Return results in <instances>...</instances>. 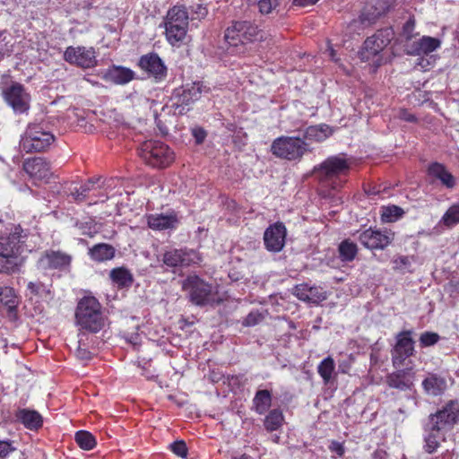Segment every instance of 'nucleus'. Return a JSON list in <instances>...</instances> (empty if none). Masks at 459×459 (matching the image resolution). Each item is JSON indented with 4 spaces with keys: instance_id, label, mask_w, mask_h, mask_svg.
<instances>
[{
    "instance_id": "18",
    "label": "nucleus",
    "mask_w": 459,
    "mask_h": 459,
    "mask_svg": "<svg viewBox=\"0 0 459 459\" xmlns=\"http://www.w3.org/2000/svg\"><path fill=\"white\" fill-rule=\"evenodd\" d=\"M22 230L15 227L14 231L8 237H0V255H20L23 252V236Z\"/></svg>"
},
{
    "instance_id": "1",
    "label": "nucleus",
    "mask_w": 459,
    "mask_h": 459,
    "mask_svg": "<svg viewBox=\"0 0 459 459\" xmlns=\"http://www.w3.org/2000/svg\"><path fill=\"white\" fill-rule=\"evenodd\" d=\"M262 39L263 31L248 21L235 22L225 31V40L230 46L228 50L232 54H244L247 43Z\"/></svg>"
},
{
    "instance_id": "23",
    "label": "nucleus",
    "mask_w": 459,
    "mask_h": 459,
    "mask_svg": "<svg viewBox=\"0 0 459 459\" xmlns=\"http://www.w3.org/2000/svg\"><path fill=\"white\" fill-rule=\"evenodd\" d=\"M148 226L154 230L174 229L178 223L176 214H150L147 217Z\"/></svg>"
},
{
    "instance_id": "17",
    "label": "nucleus",
    "mask_w": 459,
    "mask_h": 459,
    "mask_svg": "<svg viewBox=\"0 0 459 459\" xmlns=\"http://www.w3.org/2000/svg\"><path fill=\"white\" fill-rule=\"evenodd\" d=\"M139 65L144 71L153 76L156 82L163 81L167 76V67L157 54L142 56Z\"/></svg>"
},
{
    "instance_id": "29",
    "label": "nucleus",
    "mask_w": 459,
    "mask_h": 459,
    "mask_svg": "<svg viewBox=\"0 0 459 459\" xmlns=\"http://www.w3.org/2000/svg\"><path fill=\"white\" fill-rule=\"evenodd\" d=\"M23 264V258L15 255H0V273L12 274L17 273Z\"/></svg>"
},
{
    "instance_id": "16",
    "label": "nucleus",
    "mask_w": 459,
    "mask_h": 459,
    "mask_svg": "<svg viewBox=\"0 0 459 459\" xmlns=\"http://www.w3.org/2000/svg\"><path fill=\"white\" fill-rule=\"evenodd\" d=\"M286 228L282 223L270 226L264 234V241L269 251L279 252L285 244Z\"/></svg>"
},
{
    "instance_id": "35",
    "label": "nucleus",
    "mask_w": 459,
    "mask_h": 459,
    "mask_svg": "<svg viewBox=\"0 0 459 459\" xmlns=\"http://www.w3.org/2000/svg\"><path fill=\"white\" fill-rule=\"evenodd\" d=\"M91 257L98 262L109 260L114 256L115 250L113 247L108 244H98L90 249Z\"/></svg>"
},
{
    "instance_id": "47",
    "label": "nucleus",
    "mask_w": 459,
    "mask_h": 459,
    "mask_svg": "<svg viewBox=\"0 0 459 459\" xmlns=\"http://www.w3.org/2000/svg\"><path fill=\"white\" fill-rule=\"evenodd\" d=\"M438 340L439 335L431 332H425L420 337V342L424 347L434 345L438 342Z\"/></svg>"
},
{
    "instance_id": "62",
    "label": "nucleus",
    "mask_w": 459,
    "mask_h": 459,
    "mask_svg": "<svg viewBox=\"0 0 459 459\" xmlns=\"http://www.w3.org/2000/svg\"><path fill=\"white\" fill-rule=\"evenodd\" d=\"M234 459H253L251 456H248L247 455H243L240 457H235Z\"/></svg>"
},
{
    "instance_id": "40",
    "label": "nucleus",
    "mask_w": 459,
    "mask_h": 459,
    "mask_svg": "<svg viewBox=\"0 0 459 459\" xmlns=\"http://www.w3.org/2000/svg\"><path fill=\"white\" fill-rule=\"evenodd\" d=\"M358 249L356 244L350 240H344L339 246V253L342 261H352L355 258Z\"/></svg>"
},
{
    "instance_id": "58",
    "label": "nucleus",
    "mask_w": 459,
    "mask_h": 459,
    "mask_svg": "<svg viewBox=\"0 0 459 459\" xmlns=\"http://www.w3.org/2000/svg\"><path fill=\"white\" fill-rule=\"evenodd\" d=\"M374 459H387V454L384 450H377L374 453Z\"/></svg>"
},
{
    "instance_id": "37",
    "label": "nucleus",
    "mask_w": 459,
    "mask_h": 459,
    "mask_svg": "<svg viewBox=\"0 0 459 459\" xmlns=\"http://www.w3.org/2000/svg\"><path fill=\"white\" fill-rule=\"evenodd\" d=\"M112 281L119 287H126L131 285L133 277L130 272L125 268H116L110 273Z\"/></svg>"
},
{
    "instance_id": "41",
    "label": "nucleus",
    "mask_w": 459,
    "mask_h": 459,
    "mask_svg": "<svg viewBox=\"0 0 459 459\" xmlns=\"http://www.w3.org/2000/svg\"><path fill=\"white\" fill-rule=\"evenodd\" d=\"M75 441L83 450H91L96 446L94 437L90 432L84 430L76 432Z\"/></svg>"
},
{
    "instance_id": "36",
    "label": "nucleus",
    "mask_w": 459,
    "mask_h": 459,
    "mask_svg": "<svg viewBox=\"0 0 459 459\" xmlns=\"http://www.w3.org/2000/svg\"><path fill=\"white\" fill-rule=\"evenodd\" d=\"M382 2H383L382 0L377 1V4L379 6H376L373 12H371V9L373 8V6H371V7L367 6L364 9L363 13H361V15L359 17V22L363 25H369L377 17L382 15L388 9V6L382 4Z\"/></svg>"
},
{
    "instance_id": "51",
    "label": "nucleus",
    "mask_w": 459,
    "mask_h": 459,
    "mask_svg": "<svg viewBox=\"0 0 459 459\" xmlns=\"http://www.w3.org/2000/svg\"><path fill=\"white\" fill-rule=\"evenodd\" d=\"M415 28V21L413 19H410L403 25V35L406 39H410L412 37V32Z\"/></svg>"
},
{
    "instance_id": "44",
    "label": "nucleus",
    "mask_w": 459,
    "mask_h": 459,
    "mask_svg": "<svg viewBox=\"0 0 459 459\" xmlns=\"http://www.w3.org/2000/svg\"><path fill=\"white\" fill-rule=\"evenodd\" d=\"M284 0H258L257 5L262 14H269L276 11Z\"/></svg>"
},
{
    "instance_id": "8",
    "label": "nucleus",
    "mask_w": 459,
    "mask_h": 459,
    "mask_svg": "<svg viewBox=\"0 0 459 459\" xmlns=\"http://www.w3.org/2000/svg\"><path fill=\"white\" fill-rule=\"evenodd\" d=\"M140 155L149 165L155 168H165L174 160V152L168 145L159 141L144 142Z\"/></svg>"
},
{
    "instance_id": "21",
    "label": "nucleus",
    "mask_w": 459,
    "mask_h": 459,
    "mask_svg": "<svg viewBox=\"0 0 459 459\" xmlns=\"http://www.w3.org/2000/svg\"><path fill=\"white\" fill-rule=\"evenodd\" d=\"M23 169L31 178L39 180L48 178L51 175L49 163L40 157L27 160Z\"/></svg>"
},
{
    "instance_id": "22",
    "label": "nucleus",
    "mask_w": 459,
    "mask_h": 459,
    "mask_svg": "<svg viewBox=\"0 0 459 459\" xmlns=\"http://www.w3.org/2000/svg\"><path fill=\"white\" fill-rule=\"evenodd\" d=\"M101 77L107 81L116 84H126L134 78V73L124 66H112L100 73Z\"/></svg>"
},
{
    "instance_id": "48",
    "label": "nucleus",
    "mask_w": 459,
    "mask_h": 459,
    "mask_svg": "<svg viewBox=\"0 0 459 459\" xmlns=\"http://www.w3.org/2000/svg\"><path fill=\"white\" fill-rule=\"evenodd\" d=\"M170 447H171L172 452L175 455H177L182 458H185L187 455L186 445L184 441L174 442L170 445Z\"/></svg>"
},
{
    "instance_id": "2",
    "label": "nucleus",
    "mask_w": 459,
    "mask_h": 459,
    "mask_svg": "<svg viewBox=\"0 0 459 459\" xmlns=\"http://www.w3.org/2000/svg\"><path fill=\"white\" fill-rule=\"evenodd\" d=\"M182 288L188 292L191 302L197 306L220 304L223 300L217 286L205 282L197 275H189Z\"/></svg>"
},
{
    "instance_id": "45",
    "label": "nucleus",
    "mask_w": 459,
    "mask_h": 459,
    "mask_svg": "<svg viewBox=\"0 0 459 459\" xmlns=\"http://www.w3.org/2000/svg\"><path fill=\"white\" fill-rule=\"evenodd\" d=\"M0 298L1 300L10 307H15L17 303L14 290L10 287H4L0 289Z\"/></svg>"
},
{
    "instance_id": "12",
    "label": "nucleus",
    "mask_w": 459,
    "mask_h": 459,
    "mask_svg": "<svg viewBox=\"0 0 459 459\" xmlns=\"http://www.w3.org/2000/svg\"><path fill=\"white\" fill-rule=\"evenodd\" d=\"M412 334L411 330L403 331L396 334L395 345L391 351L392 363L395 368H401L405 359L413 355L414 341Z\"/></svg>"
},
{
    "instance_id": "55",
    "label": "nucleus",
    "mask_w": 459,
    "mask_h": 459,
    "mask_svg": "<svg viewBox=\"0 0 459 459\" xmlns=\"http://www.w3.org/2000/svg\"><path fill=\"white\" fill-rule=\"evenodd\" d=\"M193 134L197 143H201L205 138V132L201 128H195L193 130Z\"/></svg>"
},
{
    "instance_id": "5",
    "label": "nucleus",
    "mask_w": 459,
    "mask_h": 459,
    "mask_svg": "<svg viewBox=\"0 0 459 459\" xmlns=\"http://www.w3.org/2000/svg\"><path fill=\"white\" fill-rule=\"evenodd\" d=\"M188 19L187 12L184 7L174 6L169 10L164 21V28L166 39L170 45L177 46L186 39Z\"/></svg>"
},
{
    "instance_id": "27",
    "label": "nucleus",
    "mask_w": 459,
    "mask_h": 459,
    "mask_svg": "<svg viewBox=\"0 0 459 459\" xmlns=\"http://www.w3.org/2000/svg\"><path fill=\"white\" fill-rule=\"evenodd\" d=\"M429 174L438 179L447 188H453L455 186V177L440 163L431 164L429 167Z\"/></svg>"
},
{
    "instance_id": "13",
    "label": "nucleus",
    "mask_w": 459,
    "mask_h": 459,
    "mask_svg": "<svg viewBox=\"0 0 459 459\" xmlns=\"http://www.w3.org/2000/svg\"><path fill=\"white\" fill-rule=\"evenodd\" d=\"M200 255L194 249H170L163 254L162 262L168 267H185L201 262Z\"/></svg>"
},
{
    "instance_id": "7",
    "label": "nucleus",
    "mask_w": 459,
    "mask_h": 459,
    "mask_svg": "<svg viewBox=\"0 0 459 459\" xmlns=\"http://www.w3.org/2000/svg\"><path fill=\"white\" fill-rule=\"evenodd\" d=\"M4 101L16 114L26 113L30 107V94L20 82H6L1 91Z\"/></svg>"
},
{
    "instance_id": "9",
    "label": "nucleus",
    "mask_w": 459,
    "mask_h": 459,
    "mask_svg": "<svg viewBox=\"0 0 459 459\" xmlns=\"http://www.w3.org/2000/svg\"><path fill=\"white\" fill-rule=\"evenodd\" d=\"M54 135L39 125L30 126L20 141V147L26 152H43L54 142Z\"/></svg>"
},
{
    "instance_id": "56",
    "label": "nucleus",
    "mask_w": 459,
    "mask_h": 459,
    "mask_svg": "<svg viewBox=\"0 0 459 459\" xmlns=\"http://www.w3.org/2000/svg\"><path fill=\"white\" fill-rule=\"evenodd\" d=\"M318 0H294V4L299 6H307L315 4Z\"/></svg>"
},
{
    "instance_id": "10",
    "label": "nucleus",
    "mask_w": 459,
    "mask_h": 459,
    "mask_svg": "<svg viewBox=\"0 0 459 459\" xmlns=\"http://www.w3.org/2000/svg\"><path fill=\"white\" fill-rule=\"evenodd\" d=\"M271 150L279 158L294 160L306 152L307 143L299 137L281 136L273 141Z\"/></svg>"
},
{
    "instance_id": "59",
    "label": "nucleus",
    "mask_w": 459,
    "mask_h": 459,
    "mask_svg": "<svg viewBox=\"0 0 459 459\" xmlns=\"http://www.w3.org/2000/svg\"><path fill=\"white\" fill-rule=\"evenodd\" d=\"M349 369H350V365H349V363H347V362H345V361H343V362H340V363H339V370H340L342 373L346 374V373H348Z\"/></svg>"
},
{
    "instance_id": "31",
    "label": "nucleus",
    "mask_w": 459,
    "mask_h": 459,
    "mask_svg": "<svg viewBox=\"0 0 459 459\" xmlns=\"http://www.w3.org/2000/svg\"><path fill=\"white\" fill-rule=\"evenodd\" d=\"M17 417L30 429H37L42 425V417L36 411L21 410Z\"/></svg>"
},
{
    "instance_id": "19",
    "label": "nucleus",
    "mask_w": 459,
    "mask_h": 459,
    "mask_svg": "<svg viewBox=\"0 0 459 459\" xmlns=\"http://www.w3.org/2000/svg\"><path fill=\"white\" fill-rule=\"evenodd\" d=\"M293 294L305 302L319 304L327 298L326 291L321 287H311L307 284H299L294 288Z\"/></svg>"
},
{
    "instance_id": "4",
    "label": "nucleus",
    "mask_w": 459,
    "mask_h": 459,
    "mask_svg": "<svg viewBox=\"0 0 459 459\" xmlns=\"http://www.w3.org/2000/svg\"><path fill=\"white\" fill-rule=\"evenodd\" d=\"M394 37L391 29H384L368 37L359 52V57L364 62H368L377 67L383 63L382 51L390 43Z\"/></svg>"
},
{
    "instance_id": "32",
    "label": "nucleus",
    "mask_w": 459,
    "mask_h": 459,
    "mask_svg": "<svg viewBox=\"0 0 459 459\" xmlns=\"http://www.w3.org/2000/svg\"><path fill=\"white\" fill-rule=\"evenodd\" d=\"M332 129L326 125L313 126L306 129L304 137L314 142L325 141L332 134Z\"/></svg>"
},
{
    "instance_id": "11",
    "label": "nucleus",
    "mask_w": 459,
    "mask_h": 459,
    "mask_svg": "<svg viewBox=\"0 0 459 459\" xmlns=\"http://www.w3.org/2000/svg\"><path fill=\"white\" fill-rule=\"evenodd\" d=\"M458 420L459 404L457 402L450 401L441 410L429 416L428 424L432 425L434 429L446 434Z\"/></svg>"
},
{
    "instance_id": "61",
    "label": "nucleus",
    "mask_w": 459,
    "mask_h": 459,
    "mask_svg": "<svg viewBox=\"0 0 459 459\" xmlns=\"http://www.w3.org/2000/svg\"><path fill=\"white\" fill-rule=\"evenodd\" d=\"M77 356L81 359H88L89 358V352H87L85 350L78 349L77 351Z\"/></svg>"
},
{
    "instance_id": "28",
    "label": "nucleus",
    "mask_w": 459,
    "mask_h": 459,
    "mask_svg": "<svg viewBox=\"0 0 459 459\" xmlns=\"http://www.w3.org/2000/svg\"><path fill=\"white\" fill-rule=\"evenodd\" d=\"M70 262V255L60 251L47 252L40 259V263L49 268H62L67 266Z\"/></svg>"
},
{
    "instance_id": "20",
    "label": "nucleus",
    "mask_w": 459,
    "mask_h": 459,
    "mask_svg": "<svg viewBox=\"0 0 459 459\" xmlns=\"http://www.w3.org/2000/svg\"><path fill=\"white\" fill-rule=\"evenodd\" d=\"M441 41L433 37L423 36L407 46V53L413 56L428 55L439 48Z\"/></svg>"
},
{
    "instance_id": "43",
    "label": "nucleus",
    "mask_w": 459,
    "mask_h": 459,
    "mask_svg": "<svg viewBox=\"0 0 459 459\" xmlns=\"http://www.w3.org/2000/svg\"><path fill=\"white\" fill-rule=\"evenodd\" d=\"M403 214L402 208L396 205L382 207V221L385 222H393L400 219Z\"/></svg>"
},
{
    "instance_id": "54",
    "label": "nucleus",
    "mask_w": 459,
    "mask_h": 459,
    "mask_svg": "<svg viewBox=\"0 0 459 459\" xmlns=\"http://www.w3.org/2000/svg\"><path fill=\"white\" fill-rule=\"evenodd\" d=\"M398 116H399V118H401L402 120L407 121V122H413V121H415L414 116L412 114L409 113L405 109L400 110Z\"/></svg>"
},
{
    "instance_id": "57",
    "label": "nucleus",
    "mask_w": 459,
    "mask_h": 459,
    "mask_svg": "<svg viewBox=\"0 0 459 459\" xmlns=\"http://www.w3.org/2000/svg\"><path fill=\"white\" fill-rule=\"evenodd\" d=\"M325 54L333 61H337L335 50L331 45H328Z\"/></svg>"
},
{
    "instance_id": "26",
    "label": "nucleus",
    "mask_w": 459,
    "mask_h": 459,
    "mask_svg": "<svg viewBox=\"0 0 459 459\" xmlns=\"http://www.w3.org/2000/svg\"><path fill=\"white\" fill-rule=\"evenodd\" d=\"M386 383L392 388L404 391L411 389L413 385V377L405 370H398L387 376Z\"/></svg>"
},
{
    "instance_id": "42",
    "label": "nucleus",
    "mask_w": 459,
    "mask_h": 459,
    "mask_svg": "<svg viewBox=\"0 0 459 459\" xmlns=\"http://www.w3.org/2000/svg\"><path fill=\"white\" fill-rule=\"evenodd\" d=\"M441 223L447 228H452L459 223V204H453L448 208L441 218Z\"/></svg>"
},
{
    "instance_id": "15",
    "label": "nucleus",
    "mask_w": 459,
    "mask_h": 459,
    "mask_svg": "<svg viewBox=\"0 0 459 459\" xmlns=\"http://www.w3.org/2000/svg\"><path fill=\"white\" fill-rule=\"evenodd\" d=\"M359 241L368 249H384L393 240V234L387 231L368 229L359 235Z\"/></svg>"
},
{
    "instance_id": "14",
    "label": "nucleus",
    "mask_w": 459,
    "mask_h": 459,
    "mask_svg": "<svg viewBox=\"0 0 459 459\" xmlns=\"http://www.w3.org/2000/svg\"><path fill=\"white\" fill-rule=\"evenodd\" d=\"M64 59L84 69L97 65L96 52L93 48L68 47L64 53Z\"/></svg>"
},
{
    "instance_id": "49",
    "label": "nucleus",
    "mask_w": 459,
    "mask_h": 459,
    "mask_svg": "<svg viewBox=\"0 0 459 459\" xmlns=\"http://www.w3.org/2000/svg\"><path fill=\"white\" fill-rule=\"evenodd\" d=\"M394 268L402 270L411 265L410 258L408 256L401 255L393 260Z\"/></svg>"
},
{
    "instance_id": "46",
    "label": "nucleus",
    "mask_w": 459,
    "mask_h": 459,
    "mask_svg": "<svg viewBox=\"0 0 459 459\" xmlns=\"http://www.w3.org/2000/svg\"><path fill=\"white\" fill-rule=\"evenodd\" d=\"M264 318V316L263 313L255 310L251 311L247 317L243 321V325L246 326H254L260 322H262Z\"/></svg>"
},
{
    "instance_id": "30",
    "label": "nucleus",
    "mask_w": 459,
    "mask_h": 459,
    "mask_svg": "<svg viewBox=\"0 0 459 459\" xmlns=\"http://www.w3.org/2000/svg\"><path fill=\"white\" fill-rule=\"evenodd\" d=\"M427 435L425 437V450L431 454L437 450L440 443L445 440L446 433L437 431L432 428V425L427 424Z\"/></svg>"
},
{
    "instance_id": "3",
    "label": "nucleus",
    "mask_w": 459,
    "mask_h": 459,
    "mask_svg": "<svg viewBox=\"0 0 459 459\" xmlns=\"http://www.w3.org/2000/svg\"><path fill=\"white\" fill-rule=\"evenodd\" d=\"M76 324L92 333L99 332L104 325L100 304L94 297H84L76 307Z\"/></svg>"
},
{
    "instance_id": "63",
    "label": "nucleus",
    "mask_w": 459,
    "mask_h": 459,
    "mask_svg": "<svg viewBox=\"0 0 459 459\" xmlns=\"http://www.w3.org/2000/svg\"><path fill=\"white\" fill-rule=\"evenodd\" d=\"M419 65H420L422 66V68L426 67V65H422L421 63H420Z\"/></svg>"
},
{
    "instance_id": "34",
    "label": "nucleus",
    "mask_w": 459,
    "mask_h": 459,
    "mask_svg": "<svg viewBox=\"0 0 459 459\" xmlns=\"http://www.w3.org/2000/svg\"><path fill=\"white\" fill-rule=\"evenodd\" d=\"M317 372L325 384L330 383V381L336 376L333 359L330 356L324 359L317 366Z\"/></svg>"
},
{
    "instance_id": "52",
    "label": "nucleus",
    "mask_w": 459,
    "mask_h": 459,
    "mask_svg": "<svg viewBox=\"0 0 459 459\" xmlns=\"http://www.w3.org/2000/svg\"><path fill=\"white\" fill-rule=\"evenodd\" d=\"M195 9L193 10L194 13L192 16V20L194 19H203L207 15V9L206 7L197 4Z\"/></svg>"
},
{
    "instance_id": "38",
    "label": "nucleus",
    "mask_w": 459,
    "mask_h": 459,
    "mask_svg": "<svg viewBox=\"0 0 459 459\" xmlns=\"http://www.w3.org/2000/svg\"><path fill=\"white\" fill-rule=\"evenodd\" d=\"M100 178H91L85 184H83L80 188L75 187L71 191V195L77 202H82L85 200L88 193L94 189L95 184L100 181Z\"/></svg>"
},
{
    "instance_id": "33",
    "label": "nucleus",
    "mask_w": 459,
    "mask_h": 459,
    "mask_svg": "<svg viewBox=\"0 0 459 459\" xmlns=\"http://www.w3.org/2000/svg\"><path fill=\"white\" fill-rule=\"evenodd\" d=\"M272 403V395L268 390H259L253 399L255 411L259 414H264L270 408Z\"/></svg>"
},
{
    "instance_id": "24",
    "label": "nucleus",
    "mask_w": 459,
    "mask_h": 459,
    "mask_svg": "<svg viewBox=\"0 0 459 459\" xmlns=\"http://www.w3.org/2000/svg\"><path fill=\"white\" fill-rule=\"evenodd\" d=\"M208 91L209 88L200 82L186 84L179 95V101L181 104L190 105L199 100L204 92L207 93Z\"/></svg>"
},
{
    "instance_id": "39",
    "label": "nucleus",
    "mask_w": 459,
    "mask_h": 459,
    "mask_svg": "<svg viewBox=\"0 0 459 459\" xmlns=\"http://www.w3.org/2000/svg\"><path fill=\"white\" fill-rule=\"evenodd\" d=\"M283 421V415L280 410H273L265 417L264 427L269 431L278 429Z\"/></svg>"
},
{
    "instance_id": "25",
    "label": "nucleus",
    "mask_w": 459,
    "mask_h": 459,
    "mask_svg": "<svg viewBox=\"0 0 459 459\" xmlns=\"http://www.w3.org/2000/svg\"><path fill=\"white\" fill-rule=\"evenodd\" d=\"M425 393L431 396H437L446 388V381L444 377L436 374H429L422 382Z\"/></svg>"
},
{
    "instance_id": "50",
    "label": "nucleus",
    "mask_w": 459,
    "mask_h": 459,
    "mask_svg": "<svg viewBox=\"0 0 459 459\" xmlns=\"http://www.w3.org/2000/svg\"><path fill=\"white\" fill-rule=\"evenodd\" d=\"M13 450V447L11 443L7 441H0V459L5 458Z\"/></svg>"
},
{
    "instance_id": "53",
    "label": "nucleus",
    "mask_w": 459,
    "mask_h": 459,
    "mask_svg": "<svg viewBox=\"0 0 459 459\" xmlns=\"http://www.w3.org/2000/svg\"><path fill=\"white\" fill-rule=\"evenodd\" d=\"M329 448L332 452L335 453L339 456H342L344 454V447L342 444L339 442H332Z\"/></svg>"
},
{
    "instance_id": "6",
    "label": "nucleus",
    "mask_w": 459,
    "mask_h": 459,
    "mask_svg": "<svg viewBox=\"0 0 459 459\" xmlns=\"http://www.w3.org/2000/svg\"><path fill=\"white\" fill-rule=\"evenodd\" d=\"M351 161L342 155L330 156L320 163L315 171L320 180L327 182L333 188L340 186L338 178L348 174Z\"/></svg>"
},
{
    "instance_id": "60",
    "label": "nucleus",
    "mask_w": 459,
    "mask_h": 459,
    "mask_svg": "<svg viewBox=\"0 0 459 459\" xmlns=\"http://www.w3.org/2000/svg\"><path fill=\"white\" fill-rule=\"evenodd\" d=\"M28 289L31 291V293L37 294L39 292V285H37L34 282H29L28 283Z\"/></svg>"
}]
</instances>
